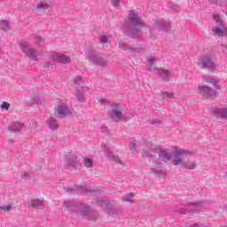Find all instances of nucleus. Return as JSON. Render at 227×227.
Listing matches in <instances>:
<instances>
[{"mask_svg": "<svg viewBox=\"0 0 227 227\" xmlns=\"http://www.w3.org/2000/svg\"><path fill=\"white\" fill-rule=\"evenodd\" d=\"M190 152L184 149L176 150L174 153L173 164L174 166H183L186 169H194L196 168V163L193 161H184V157L189 155Z\"/></svg>", "mask_w": 227, "mask_h": 227, "instance_id": "nucleus-1", "label": "nucleus"}, {"mask_svg": "<svg viewBox=\"0 0 227 227\" xmlns=\"http://www.w3.org/2000/svg\"><path fill=\"white\" fill-rule=\"evenodd\" d=\"M70 114V110H68V107L65 104H60L54 111V116L56 118H64V116H68Z\"/></svg>", "mask_w": 227, "mask_h": 227, "instance_id": "nucleus-2", "label": "nucleus"}, {"mask_svg": "<svg viewBox=\"0 0 227 227\" xmlns=\"http://www.w3.org/2000/svg\"><path fill=\"white\" fill-rule=\"evenodd\" d=\"M199 93L206 97H214L215 91L208 85H201L199 87Z\"/></svg>", "mask_w": 227, "mask_h": 227, "instance_id": "nucleus-3", "label": "nucleus"}, {"mask_svg": "<svg viewBox=\"0 0 227 227\" xmlns=\"http://www.w3.org/2000/svg\"><path fill=\"white\" fill-rule=\"evenodd\" d=\"M52 59L53 61H56L57 63H61L62 65H67V63H70V61H72L70 59V57L59 53L54 54L52 56Z\"/></svg>", "mask_w": 227, "mask_h": 227, "instance_id": "nucleus-4", "label": "nucleus"}, {"mask_svg": "<svg viewBox=\"0 0 227 227\" xmlns=\"http://www.w3.org/2000/svg\"><path fill=\"white\" fill-rule=\"evenodd\" d=\"M110 118H113L115 121H118V120H121L123 118V114L120 109H114L110 114Z\"/></svg>", "mask_w": 227, "mask_h": 227, "instance_id": "nucleus-5", "label": "nucleus"}, {"mask_svg": "<svg viewBox=\"0 0 227 227\" xmlns=\"http://www.w3.org/2000/svg\"><path fill=\"white\" fill-rule=\"evenodd\" d=\"M49 8H51V4L47 2H39L37 4L36 10L37 12H45V10L49 11Z\"/></svg>", "mask_w": 227, "mask_h": 227, "instance_id": "nucleus-6", "label": "nucleus"}, {"mask_svg": "<svg viewBox=\"0 0 227 227\" xmlns=\"http://www.w3.org/2000/svg\"><path fill=\"white\" fill-rule=\"evenodd\" d=\"M159 157L160 160H162L163 162H168V160H171V153L166 151H160L159 153Z\"/></svg>", "mask_w": 227, "mask_h": 227, "instance_id": "nucleus-7", "label": "nucleus"}, {"mask_svg": "<svg viewBox=\"0 0 227 227\" xmlns=\"http://www.w3.org/2000/svg\"><path fill=\"white\" fill-rule=\"evenodd\" d=\"M9 129L14 132H20V130H24V124L14 122L9 127Z\"/></svg>", "mask_w": 227, "mask_h": 227, "instance_id": "nucleus-8", "label": "nucleus"}, {"mask_svg": "<svg viewBox=\"0 0 227 227\" xmlns=\"http://www.w3.org/2000/svg\"><path fill=\"white\" fill-rule=\"evenodd\" d=\"M129 20L131 24H142L141 18H138L137 13L129 14Z\"/></svg>", "mask_w": 227, "mask_h": 227, "instance_id": "nucleus-9", "label": "nucleus"}, {"mask_svg": "<svg viewBox=\"0 0 227 227\" xmlns=\"http://www.w3.org/2000/svg\"><path fill=\"white\" fill-rule=\"evenodd\" d=\"M21 51L23 52H27V56H33L35 54V51H31L29 48V44L27 43H23L20 45Z\"/></svg>", "mask_w": 227, "mask_h": 227, "instance_id": "nucleus-10", "label": "nucleus"}, {"mask_svg": "<svg viewBox=\"0 0 227 227\" xmlns=\"http://www.w3.org/2000/svg\"><path fill=\"white\" fill-rule=\"evenodd\" d=\"M48 123L50 125V129H51L52 130H56V129H59V125H58V122L56 121V120H54V118H52V117L48 119Z\"/></svg>", "mask_w": 227, "mask_h": 227, "instance_id": "nucleus-11", "label": "nucleus"}, {"mask_svg": "<svg viewBox=\"0 0 227 227\" xmlns=\"http://www.w3.org/2000/svg\"><path fill=\"white\" fill-rule=\"evenodd\" d=\"M200 65H204V67H207L208 68H212L214 67V63L210 59H200Z\"/></svg>", "mask_w": 227, "mask_h": 227, "instance_id": "nucleus-12", "label": "nucleus"}, {"mask_svg": "<svg viewBox=\"0 0 227 227\" xmlns=\"http://www.w3.org/2000/svg\"><path fill=\"white\" fill-rule=\"evenodd\" d=\"M31 205L33 208H39V207H42V205H43V201L40 200H32Z\"/></svg>", "mask_w": 227, "mask_h": 227, "instance_id": "nucleus-13", "label": "nucleus"}, {"mask_svg": "<svg viewBox=\"0 0 227 227\" xmlns=\"http://www.w3.org/2000/svg\"><path fill=\"white\" fill-rule=\"evenodd\" d=\"M12 207L13 206L12 204H7L5 206H0V210H3L4 214H8V212H10V210H12Z\"/></svg>", "mask_w": 227, "mask_h": 227, "instance_id": "nucleus-14", "label": "nucleus"}, {"mask_svg": "<svg viewBox=\"0 0 227 227\" xmlns=\"http://www.w3.org/2000/svg\"><path fill=\"white\" fill-rule=\"evenodd\" d=\"M1 26L4 31H10V23L7 20H2Z\"/></svg>", "mask_w": 227, "mask_h": 227, "instance_id": "nucleus-15", "label": "nucleus"}, {"mask_svg": "<svg viewBox=\"0 0 227 227\" xmlns=\"http://www.w3.org/2000/svg\"><path fill=\"white\" fill-rule=\"evenodd\" d=\"M153 153V151H152V149L150 147L146 146L144 149L143 155H147L148 157H152Z\"/></svg>", "mask_w": 227, "mask_h": 227, "instance_id": "nucleus-16", "label": "nucleus"}, {"mask_svg": "<svg viewBox=\"0 0 227 227\" xmlns=\"http://www.w3.org/2000/svg\"><path fill=\"white\" fill-rule=\"evenodd\" d=\"M84 166L85 168H91V166H93V160L90 158H86L84 160Z\"/></svg>", "mask_w": 227, "mask_h": 227, "instance_id": "nucleus-17", "label": "nucleus"}, {"mask_svg": "<svg viewBox=\"0 0 227 227\" xmlns=\"http://www.w3.org/2000/svg\"><path fill=\"white\" fill-rule=\"evenodd\" d=\"M219 114L222 115L223 118H227V108H220Z\"/></svg>", "mask_w": 227, "mask_h": 227, "instance_id": "nucleus-18", "label": "nucleus"}, {"mask_svg": "<svg viewBox=\"0 0 227 227\" xmlns=\"http://www.w3.org/2000/svg\"><path fill=\"white\" fill-rule=\"evenodd\" d=\"M0 107L1 109H5V111H8V109H10V104L6 101H4Z\"/></svg>", "mask_w": 227, "mask_h": 227, "instance_id": "nucleus-19", "label": "nucleus"}, {"mask_svg": "<svg viewBox=\"0 0 227 227\" xmlns=\"http://www.w3.org/2000/svg\"><path fill=\"white\" fill-rule=\"evenodd\" d=\"M162 97H165L166 98H173L174 94L171 92H163Z\"/></svg>", "mask_w": 227, "mask_h": 227, "instance_id": "nucleus-20", "label": "nucleus"}, {"mask_svg": "<svg viewBox=\"0 0 227 227\" xmlns=\"http://www.w3.org/2000/svg\"><path fill=\"white\" fill-rule=\"evenodd\" d=\"M215 35H217L218 36H223V29L216 27L215 30Z\"/></svg>", "mask_w": 227, "mask_h": 227, "instance_id": "nucleus-21", "label": "nucleus"}, {"mask_svg": "<svg viewBox=\"0 0 227 227\" xmlns=\"http://www.w3.org/2000/svg\"><path fill=\"white\" fill-rule=\"evenodd\" d=\"M76 98H78L79 102H84V95L76 94Z\"/></svg>", "mask_w": 227, "mask_h": 227, "instance_id": "nucleus-22", "label": "nucleus"}, {"mask_svg": "<svg viewBox=\"0 0 227 227\" xmlns=\"http://www.w3.org/2000/svg\"><path fill=\"white\" fill-rule=\"evenodd\" d=\"M101 43H107V37L106 35L100 37Z\"/></svg>", "mask_w": 227, "mask_h": 227, "instance_id": "nucleus-23", "label": "nucleus"}, {"mask_svg": "<svg viewBox=\"0 0 227 227\" xmlns=\"http://www.w3.org/2000/svg\"><path fill=\"white\" fill-rule=\"evenodd\" d=\"M132 200V195L129 194L126 197L123 198V201H130Z\"/></svg>", "mask_w": 227, "mask_h": 227, "instance_id": "nucleus-24", "label": "nucleus"}, {"mask_svg": "<svg viewBox=\"0 0 227 227\" xmlns=\"http://www.w3.org/2000/svg\"><path fill=\"white\" fill-rule=\"evenodd\" d=\"M149 61L151 62V65H153L155 63V59H149Z\"/></svg>", "mask_w": 227, "mask_h": 227, "instance_id": "nucleus-25", "label": "nucleus"}, {"mask_svg": "<svg viewBox=\"0 0 227 227\" xmlns=\"http://www.w3.org/2000/svg\"><path fill=\"white\" fill-rule=\"evenodd\" d=\"M223 35H227V28L223 29Z\"/></svg>", "mask_w": 227, "mask_h": 227, "instance_id": "nucleus-26", "label": "nucleus"}, {"mask_svg": "<svg viewBox=\"0 0 227 227\" xmlns=\"http://www.w3.org/2000/svg\"><path fill=\"white\" fill-rule=\"evenodd\" d=\"M164 75H168V72H163V73L161 74V76H162V77H164Z\"/></svg>", "mask_w": 227, "mask_h": 227, "instance_id": "nucleus-27", "label": "nucleus"}, {"mask_svg": "<svg viewBox=\"0 0 227 227\" xmlns=\"http://www.w3.org/2000/svg\"><path fill=\"white\" fill-rule=\"evenodd\" d=\"M214 18L215 19H219V16L218 15H215Z\"/></svg>", "mask_w": 227, "mask_h": 227, "instance_id": "nucleus-28", "label": "nucleus"}, {"mask_svg": "<svg viewBox=\"0 0 227 227\" xmlns=\"http://www.w3.org/2000/svg\"><path fill=\"white\" fill-rule=\"evenodd\" d=\"M112 1H114V2H115V3H116L118 0H112Z\"/></svg>", "mask_w": 227, "mask_h": 227, "instance_id": "nucleus-29", "label": "nucleus"}]
</instances>
